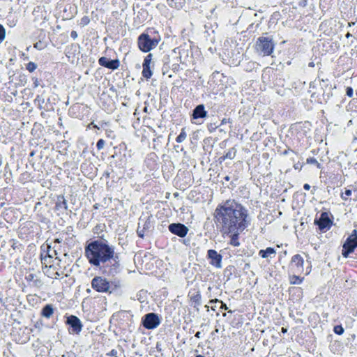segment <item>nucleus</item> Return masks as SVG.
Wrapping results in <instances>:
<instances>
[{
	"label": "nucleus",
	"instance_id": "42",
	"mask_svg": "<svg viewBox=\"0 0 357 357\" xmlns=\"http://www.w3.org/2000/svg\"><path fill=\"white\" fill-rule=\"evenodd\" d=\"M345 196L349 197L351 195L352 191L350 189H345L344 192H342Z\"/></svg>",
	"mask_w": 357,
	"mask_h": 357
},
{
	"label": "nucleus",
	"instance_id": "30",
	"mask_svg": "<svg viewBox=\"0 0 357 357\" xmlns=\"http://www.w3.org/2000/svg\"><path fill=\"white\" fill-rule=\"evenodd\" d=\"M6 38V29L3 26L0 24V44Z\"/></svg>",
	"mask_w": 357,
	"mask_h": 357
},
{
	"label": "nucleus",
	"instance_id": "27",
	"mask_svg": "<svg viewBox=\"0 0 357 357\" xmlns=\"http://www.w3.org/2000/svg\"><path fill=\"white\" fill-rule=\"evenodd\" d=\"M109 282L111 284V290L112 291L114 289V288H112V287H114L115 289L119 288L121 287V282L119 280L114 279V280H112Z\"/></svg>",
	"mask_w": 357,
	"mask_h": 357
},
{
	"label": "nucleus",
	"instance_id": "33",
	"mask_svg": "<svg viewBox=\"0 0 357 357\" xmlns=\"http://www.w3.org/2000/svg\"><path fill=\"white\" fill-rule=\"evenodd\" d=\"M105 142L104 139H100L98 142H97V144H96V147L98 150H101L104 148V146H105Z\"/></svg>",
	"mask_w": 357,
	"mask_h": 357
},
{
	"label": "nucleus",
	"instance_id": "7",
	"mask_svg": "<svg viewBox=\"0 0 357 357\" xmlns=\"http://www.w3.org/2000/svg\"><path fill=\"white\" fill-rule=\"evenodd\" d=\"M91 287L98 292H112L110 282L101 276H96L92 279Z\"/></svg>",
	"mask_w": 357,
	"mask_h": 357
},
{
	"label": "nucleus",
	"instance_id": "13",
	"mask_svg": "<svg viewBox=\"0 0 357 357\" xmlns=\"http://www.w3.org/2000/svg\"><path fill=\"white\" fill-rule=\"evenodd\" d=\"M152 54H149L146 55L144 59L143 63H142V75L143 77L148 79H150L153 75L152 70H151V62L152 60Z\"/></svg>",
	"mask_w": 357,
	"mask_h": 357
},
{
	"label": "nucleus",
	"instance_id": "52",
	"mask_svg": "<svg viewBox=\"0 0 357 357\" xmlns=\"http://www.w3.org/2000/svg\"><path fill=\"white\" fill-rule=\"evenodd\" d=\"M341 198L343 200H347V196H345L343 193H341Z\"/></svg>",
	"mask_w": 357,
	"mask_h": 357
},
{
	"label": "nucleus",
	"instance_id": "9",
	"mask_svg": "<svg viewBox=\"0 0 357 357\" xmlns=\"http://www.w3.org/2000/svg\"><path fill=\"white\" fill-rule=\"evenodd\" d=\"M314 224L317 225L321 231L326 232L331 229L333 225V220L331 219L328 213L322 212L319 218L314 220Z\"/></svg>",
	"mask_w": 357,
	"mask_h": 357
},
{
	"label": "nucleus",
	"instance_id": "54",
	"mask_svg": "<svg viewBox=\"0 0 357 357\" xmlns=\"http://www.w3.org/2000/svg\"><path fill=\"white\" fill-rule=\"evenodd\" d=\"M50 262H51L50 261H47V259H43V261H42V263H43V264H47V263L50 264Z\"/></svg>",
	"mask_w": 357,
	"mask_h": 357
},
{
	"label": "nucleus",
	"instance_id": "11",
	"mask_svg": "<svg viewBox=\"0 0 357 357\" xmlns=\"http://www.w3.org/2000/svg\"><path fill=\"white\" fill-rule=\"evenodd\" d=\"M207 257L210 259V264L218 268H222V256L215 250L210 249L207 251Z\"/></svg>",
	"mask_w": 357,
	"mask_h": 357
},
{
	"label": "nucleus",
	"instance_id": "17",
	"mask_svg": "<svg viewBox=\"0 0 357 357\" xmlns=\"http://www.w3.org/2000/svg\"><path fill=\"white\" fill-rule=\"evenodd\" d=\"M329 81L328 79H321L320 81V86L321 89L324 90L323 92V97L324 100H328L332 96V90L333 89H335V86L333 87L331 85L329 84Z\"/></svg>",
	"mask_w": 357,
	"mask_h": 357
},
{
	"label": "nucleus",
	"instance_id": "38",
	"mask_svg": "<svg viewBox=\"0 0 357 357\" xmlns=\"http://www.w3.org/2000/svg\"><path fill=\"white\" fill-rule=\"evenodd\" d=\"M167 3L169 6L173 8H179L181 7V5H178L175 0L173 2H171L170 0H167Z\"/></svg>",
	"mask_w": 357,
	"mask_h": 357
},
{
	"label": "nucleus",
	"instance_id": "21",
	"mask_svg": "<svg viewBox=\"0 0 357 357\" xmlns=\"http://www.w3.org/2000/svg\"><path fill=\"white\" fill-rule=\"evenodd\" d=\"M190 301L193 307L199 310V307L202 305V296L199 291H197L190 296Z\"/></svg>",
	"mask_w": 357,
	"mask_h": 357
},
{
	"label": "nucleus",
	"instance_id": "23",
	"mask_svg": "<svg viewBox=\"0 0 357 357\" xmlns=\"http://www.w3.org/2000/svg\"><path fill=\"white\" fill-rule=\"evenodd\" d=\"M236 149L234 147L231 148L229 149L227 153L222 157L220 158V159L225 160V159H234L236 157Z\"/></svg>",
	"mask_w": 357,
	"mask_h": 357
},
{
	"label": "nucleus",
	"instance_id": "51",
	"mask_svg": "<svg viewBox=\"0 0 357 357\" xmlns=\"http://www.w3.org/2000/svg\"><path fill=\"white\" fill-rule=\"evenodd\" d=\"M281 332H282V333H286L287 332V328L282 327V328H281Z\"/></svg>",
	"mask_w": 357,
	"mask_h": 357
},
{
	"label": "nucleus",
	"instance_id": "46",
	"mask_svg": "<svg viewBox=\"0 0 357 357\" xmlns=\"http://www.w3.org/2000/svg\"><path fill=\"white\" fill-rule=\"evenodd\" d=\"M178 67H179V65H178V64H177V63L173 64V65H172V70H173L174 72H176V70H178Z\"/></svg>",
	"mask_w": 357,
	"mask_h": 357
},
{
	"label": "nucleus",
	"instance_id": "47",
	"mask_svg": "<svg viewBox=\"0 0 357 357\" xmlns=\"http://www.w3.org/2000/svg\"><path fill=\"white\" fill-rule=\"evenodd\" d=\"M34 47L36 48V49H38V50H41L43 49V47H42V45H41V43H36L35 45H34Z\"/></svg>",
	"mask_w": 357,
	"mask_h": 357
},
{
	"label": "nucleus",
	"instance_id": "43",
	"mask_svg": "<svg viewBox=\"0 0 357 357\" xmlns=\"http://www.w3.org/2000/svg\"><path fill=\"white\" fill-rule=\"evenodd\" d=\"M81 22L82 24L86 25L89 22V20L87 17H84L82 19Z\"/></svg>",
	"mask_w": 357,
	"mask_h": 357
},
{
	"label": "nucleus",
	"instance_id": "29",
	"mask_svg": "<svg viewBox=\"0 0 357 357\" xmlns=\"http://www.w3.org/2000/svg\"><path fill=\"white\" fill-rule=\"evenodd\" d=\"M333 331L335 334L342 335L344 333V328L341 325H337L334 326Z\"/></svg>",
	"mask_w": 357,
	"mask_h": 357
},
{
	"label": "nucleus",
	"instance_id": "60",
	"mask_svg": "<svg viewBox=\"0 0 357 357\" xmlns=\"http://www.w3.org/2000/svg\"><path fill=\"white\" fill-rule=\"evenodd\" d=\"M354 24H355V22H349V26H353V25H354Z\"/></svg>",
	"mask_w": 357,
	"mask_h": 357
},
{
	"label": "nucleus",
	"instance_id": "36",
	"mask_svg": "<svg viewBox=\"0 0 357 357\" xmlns=\"http://www.w3.org/2000/svg\"><path fill=\"white\" fill-rule=\"evenodd\" d=\"M293 278L294 280L291 281V282L294 284H300L303 281V278H301L298 276L294 275Z\"/></svg>",
	"mask_w": 357,
	"mask_h": 357
},
{
	"label": "nucleus",
	"instance_id": "25",
	"mask_svg": "<svg viewBox=\"0 0 357 357\" xmlns=\"http://www.w3.org/2000/svg\"><path fill=\"white\" fill-rule=\"evenodd\" d=\"M306 162L307 164L316 165L317 167V168H319V169L321 168V164L319 162H318L317 159L313 157H310V158H307Z\"/></svg>",
	"mask_w": 357,
	"mask_h": 357
},
{
	"label": "nucleus",
	"instance_id": "64",
	"mask_svg": "<svg viewBox=\"0 0 357 357\" xmlns=\"http://www.w3.org/2000/svg\"><path fill=\"white\" fill-rule=\"evenodd\" d=\"M93 127H94L95 128H98V129H99V128H98L96 125H94V126H93Z\"/></svg>",
	"mask_w": 357,
	"mask_h": 357
},
{
	"label": "nucleus",
	"instance_id": "2",
	"mask_svg": "<svg viewBox=\"0 0 357 357\" xmlns=\"http://www.w3.org/2000/svg\"><path fill=\"white\" fill-rule=\"evenodd\" d=\"M84 252L89 264L98 268L103 275L114 277L120 272L119 257L115 247L102 237L88 242Z\"/></svg>",
	"mask_w": 357,
	"mask_h": 357
},
{
	"label": "nucleus",
	"instance_id": "26",
	"mask_svg": "<svg viewBox=\"0 0 357 357\" xmlns=\"http://www.w3.org/2000/svg\"><path fill=\"white\" fill-rule=\"evenodd\" d=\"M36 68L37 64L34 62L30 61L26 65V69L30 73H33Z\"/></svg>",
	"mask_w": 357,
	"mask_h": 357
},
{
	"label": "nucleus",
	"instance_id": "57",
	"mask_svg": "<svg viewBox=\"0 0 357 357\" xmlns=\"http://www.w3.org/2000/svg\"><path fill=\"white\" fill-rule=\"evenodd\" d=\"M351 36V34L350 33H349V32L346 34V37L347 38H350Z\"/></svg>",
	"mask_w": 357,
	"mask_h": 357
},
{
	"label": "nucleus",
	"instance_id": "55",
	"mask_svg": "<svg viewBox=\"0 0 357 357\" xmlns=\"http://www.w3.org/2000/svg\"><path fill=\"white\" fill-rule=\"evenodd\" d=\"M93 208H94L95 209H98V208H99V204H94V205H93Z\"/></svg>",
	"mask_w": 357,
	"mask_h": 357
},
{
	"label": "nucleus",
	"instance_id": "56",
	"mask_svg": "<svg viewBox=\"0 0 357 357\" xmlns=\"http://www.w3.org/2000/svg\"><path fill=\"white\" fill-rule=\"evenodd\" d=\"M2 164H3L2 157H1V155L0 154V167L2 165Z\"/></svg>",
	"mask_w": 357,
	"mask_h": 357
},
{
	"label": "nucleus",
	"instance_id": "48",
	"mask_svg": "<svg viewBox=\"0 0 357 357\" xmlns=\"http://www.w3.org/2000/svg\"><path fill=\"white\" fill-rule=\"evenodd\" d=\"M310 185L308 184V183H305L303 185V188L305 190H309L310 189Z\"/></svg>",
	"mask_w": 357,
	"mask_h": 357
},
{
	"label": "nucleus",
	"instance_id": "39",
	"mask_svg": "<svg viewBox=\"0 0 357 357\" xmlns=\"http://www.w3.org/2000/svg\"><path fill=\"white\" fill-rule=\"evenodd\" d=\"M137 234L139 237L144 238V228L141 229L139 228V227H138L137 230Z\"/></svg>",
	"mask_w": 357,
	"mask_h": 357
},
{
	"label": "nucleus",
	"instance_id": "31",
	"mask_svg": "<svg viewBox=\"0 0 357 357\" xmlns=\"http://www.w3.org/2000/svg\"><path fill=\"white\" fill-rule=\"evenodd\" d=\"M218 125H217L216 123H210L207 125V128L209 132L212 133L213 132L218 128Z\"/></svg>",
	"mask_w": 357,
	"mask_h": 357
},
{
	"label": "nucleus",
	"instance_id": "53",
	"mask_svg": "<svg viewBox=\"0 0 357 357\" xmlns=\"http://www.w3.org/2000/svg\"><path fill=\"white\" fill-rule=\"evenodd\" d=\"M308 66H309V67H312H312H314V63L313 61L310 62V63H308Z\"/></svg>",
	"mask_w": 357,
	"mask_h": 357
},
{
	"label": "nucleus",
	"instance_id": "24",
	"mask_svg": "<svg viewBox=\"0 0 357 357\" xmlns=\"http://www.w3.org/2000/svg\"><path fill=\"white\" fill-rule=\"evenodd\" d=\"M186 137H187V134L185 132V128H183L181 129V133L176 138V141L178 143H181L185 140Z\"/></svg>",
	"mask_w": 357,
	"mask_h": 357
},
{
	"label": "nucleus",
	"instance_id": "20",
	"mask_svg": "<svg viewBox=\"0 0 357 357\" xmlns=\"http://www.w3.org/2000/svg\"><path fill=\"white\" fill-rule=\"evenodd\" d=\"M68 208L67 201L66 200L63 195H59L57 197V200L55 204V210L56 211H67Z\"/></svg>",
	"mask_w": 357,
	"mask_h": 357
},
{
	"label": "nucleus",
	"instance_id": "28",
	"mask_svg": "<svg viewBox=\"0 0 357 357\" xmlns=\"http://www.w3.org/2000/svg\"><path fill=\"white\" fill-rule=\"evenodd\" d=\"M217 302H219L221 304L220 307V310H228V307L227 306L226 303H225L222 301H219L218 299L215 298V299H212L209 301L210 303H217Z\"/></svg>",
	"mask_w": 357,
	"mask_h": 357
},
{
	"label": "nucleus",
	"instance_id": "4",
	"mask_svg": "<svg viewBox=\"0 0 357 357\" xmlns=\"http://www.w3.org/2000/svg\"><path fill=\"white\" fill-rule=\"evenodd\" d=\"M265 35L257 38L255 46L256 52L263 56L271 55L275 47L273 36H268V33Z\"/></svg>",
	"mask_w": 357,
	"mask_h": 357
},
{
	"label": "nucleus",
	"instance_id": "16",
	"mask_svg": "<svg viewBox=\"0 0 357 357\" xmlns=\"http://www.w3.org/2000/svg\"><path fill=\"white\" fill-rule=\"evenodd\" d=\"M207 111L203 104L197 105L192 111L191 119L197 120L199 119H204L207 116Z\"/></svg>",
	"mask_w": 357,
	"mask_h": 357
},
{
	"label": "nucleus",
	"instance_id": "62",
	"mask_svg": "<svg viewBox=\"0 0 357 357\" xmlns=\"http://www.w3.org/2000/svg\"><path fill=\"white\" fill-rule=\"evenodd\" d=\"M225 179L226 181H229V177L228 176H225Z\"/></svg>",
	"mask_w": 357,
	"mask_h": 357
},
{
	"label": "nucleus",
	"instance_id": "19",
	"mask_svg": "<svg viewBox=\"0 0 357 357\" xmlns=\"http://www.w3.org/2000/svg\"><path fill=\"white\" fill-rule=\"evenodd\" d=\"M55 310L56 308L53 306L52 304H46L42 308L40 314L45 318L50 319L54 314Z\"/></svg>",
	"mask_w": 357,
	"mask_h": 357
},
{
	"label": "nucleus",
	"instance_id": "41",
	"mask_svg": "<svg viewBox=\"0 0 357 357\" xmlns=\"http://www.w3.org/2000/svg\"><path fill=\"white\" fill-rule=\"evenodd\" d=\"M107 355L115 357L117 356V351L116 349H112L109 353L107 354Z\"/></svg>",
	"mask_w": 357,
	"mask_h": 357
},
{
	"label": "nucleus",
	"instance_id": "18",
	"mask_svg": "<svg viewBox=\"0 0 357 357\" xmlns=\"http://www.w3.org/2000/svg\"><path fill=\"white\" fill-rule=\"evenodd\" d=\"M80 46L77 43H73L70 45L66 47V54L68 57H75V56L79 53Z\"/></svg>",
	"mask_w": 357,
	"mask_h": 357
},
{
	"label": "nucleus",
	"instance_id": "22",
	"mask_svg": "<svg viewBox=\"0 0 357 357\" xmlns=\"http://www.w3.org/2000/svg\"><path fill=\"white\" fill-rule=\"evenodd\" d=\"M275 254L276 251L272 247H268L265 250H260L259 251V255L264 259H267L268 257L272 258V255L275 256Z\"/></svg>",
	"mask_w": 357,
	"mask_h": 357
},
{
	"label": "nucleus",
	"instance_id": "50",
	"mask_svg": "<svg viewBox=\"0 0 357 357\" xmlns=\"http://www.w3.org/2000/svg\"><path fill=\"white\" fill-rule=\"evenodd\" d=\"M197 339H200L202 337V333L200 331H197L196 333H195V335Z\"/></svg>",
	"mask_w": 357,
	"mask_h": 357
},
{
	"label": "nucleus",
	"instance_id": "14",
	"mask_svg": "<svg viewBox=\"0 0 357 357\" xmlns=\"http://www.w3.org/2000/svg\"><path fill=\"white\" fill-rule=\"evenodd\" d=\"M304 259L301 255L296 254L294 255L291 260V268L296 273H302L303 271Z\"/></svg>",
	"mask_w": 357,
	"mask_h": 357
},
{
	"label": "nucleus",
	"instance_id": "44",
	"mask_svg": "<svg viewBox=\"0 0 357 357\" xmlns=\"http://www.w3.org/2000/svg\"><path fill=\"white\" fill-rule=\"evenodd\" d=\"M77 33L75 31H72L71 33H70V36L72 38H73L74 40L76 39L77 38Z\"/></svg>",
	"mask_w": 357,
	"mask_h": 357
},
{
	"label": "nucleus",
	"instance_id": "12",
	"mask_svg": "<svg viewBox=\"0 0 357 357\" xmlns=\"http://www.w3.org/2000/svg\"><path fill=\"white\" fill-rule=\"evenodd\" d=\"M98 64L109 70H114L119 68L120 61L119 59H109L105 56H101L98 59Z\"/></svg>",
	"mask_w": 357,
	"mask_h": 357
},
{
	"label": "nucleus",
	"instance_id": "40",
	"mask_svg": "<svg viewBox=\"0 0 357 357\" xmlns=\"http://www.w3.org/2000/svg\"><path fill=\"white\" fill-rule=\"evenodd\" d=\"M169 68H170L169 65L163 66L162 68V74L163 75L167 74L169 73Z\"/></svg>",
	"mask_w": 357,
	"mask_h": 357
},
{
	"label": "nucleus",
	"instance_id": "15",
	"mask_svg": "<svg viewBox=\"0 0 357 357\" xmlns=\"http://www.w3.org/2000/svg\"><path fill=\"white\" fill-rule=\"evenodd\" d=\"M57 252L56 250H52L51 245L49 244H43L40 246V259L43 261V259H51L54 256L56 255Z\"/></svg>",
	"mask_w": 357,
	"mask_h": 357
},
{
	"label": "nucleus",
	"instance_id": "8",
	"mask_svg": "<svg viewBox=\"0 0 357 357\" xmlns=\"http://www.w3.org/2000/svg\"><path fill=\"white\" fill-rule=\"evenodd\" d=\"M65 324L69 326L68 332L70 334H79L83 328L81 320L75 315L66 316Z\"/></svg>",
	"mask_w": 357,
	"mask_h": 357
},
{
	"label": "nucleus",
	"instance_id": "37",
	"mask_svg": "<svg viewBox=\"0 0 357 357\" xmlns=\"http://www.w3.org/2000/svg\"><path fill=\"white\" fill-rule=\"evenodd\" d=\"M346 94L349 98H351L354 95V89L351 86H347L346 89Z\"/></svg>",
	"mask_w": 357,
	"mask_h": 357
},
{
	"label": "nucleus",
	"instance_id": "32",
	"mask_svg": "<svg viewBox=\"0 0 357 357\" xmlns=\"http://www.w3.org/2000/svg\"><path fill=\"white\" fill-rule=\"evenodd\" d=\"M36 275L33 273H30L27 276H26V280L28 281V282H30V281H34V282L36 284H37L38 282H40V280H34V278H35Z\"/></svg>",
	"mask_w": 357,
	"mask_h": 357
},
{
	"label": "nucleus",
	"instance_id": "58",
	"mask_svg": "<svg viewBox=\"0 0 357 357\" xmlns=\"http://www.w3.org/2000/svg\"><path fill=\"white\" fill-rule=\"evenodd\" d=\"M55 242H56V243H61V241L59 238H56V239H55Z\"/></svg>",
	"mask_w": 357,
	"mask_h": 357
},
{
	"label": "nucleus",
	"instance_id": "3",
	"mask_svg": "<svg viewBox=\"0 0 357 357\" xmlns=\"http://www.w3.org/2000/svg\"><path fill=\"white\" fill-rule=\"evenodd\" d=\"M160 40V35L157 30L148 28L138 36L137 44L141 51L149 52L158 45Z\"/></svg>",
	"mask_w": 357,
	"mask_h": 357
},
{
	"label": "nucleus",
	"instance_id": "5",
	"mask_svg": "<svg viewBox=\"0 0 357 357\" xmlns=\"http://www.w3.org/2000/svg\"><path fill=\"white\" fill-rule=\"evenodd\" d=\"M161 323L160 316L155 312L145 314L141 319V325L147 330H153Z\"/></svg>",
	"mask_w": 357,
	"mask_h": 357
},
{
	"label": "nucleus",
	"instance_id": "34",
	"mask_svg": "<svg viewBox=\"0 0 357 357\" xmlns=\"http://www.w3.org/2000/svg\"><path fill=\"white\" fill-rule=\"evenodd\" d=\"M35 103L38 102L39 107L41 108V105L44 103V98H43L40 96L38 95L34 100Z\"/></svg>",
	"mask_w": 357,
	"mask_h": 357
},
{
	"label": "nucleus",
	"instance_id": "63",
	"mask_svg": "<svg viewBox=\"0 0 357 357\" xmlns=\"http://www.w3.org/2000/svg\"><path fill=\"white\" fill-rule=\"evenodd\" d=\"M33 155H34V153H33V152H31V153H30V155H31V156H33Z\"/></svg>",
	"mask_w": 357,
	"mask_h": 357
},
{
	"label": "nucleus",
	"instance_id": "45",
	"mask_svg": "<svg viewBox=\"0 0 357 357\" xmlns=\"http://www.w3.org/2000/svg\"><path fill=\"white\" fill-rule=\"evenodd\" d=\"M227 123H231V121H230V119H225L224 118L222 121H221V123L220 125H224V124H226Z\"/></svg>",
	"mask_w": 357,
	"mask_h": 357
},
{
	"label": "nucleus",
	"instance_id": "10",
	"mask_svg": "<svg viewBox=\"0 0 357 357\" xmlns=\"http://www.w3.org/2000/svg\"><path fill=\"white\" fill-rule=\"evenodd\" d=\"M168 229L172 234L180 238H184L189 231L188 227L180 222L169 224L168 225Z\"/></svg>",
	"mask_w": 357,
	"mask_h": 357
},
{
	"label": "nucleus",
	"instance_id": "59",
	"mask_svg": "<svg viewBox=\"0 0 357 357\" xmlns=\"http://www.w3.org/2000/svg\"><path fill=\"white\" fill-rule=\"evenodd\" d=\"M40 8V6H37L36 8H34L33 12H36L37 10H39Z\"/></svg>",
	"mask_w": 357,
	"mask_h": 357
},
{
	"label": "nucleus",
	"instance_id": "49",
	"mask_svg": "<svg viewBox=\"0 0 357 357\" xmlns=\"http://www.w3.org/2000/svg\"><path fill=\"white\" fill-rule=\"evenodd\" d=\"M39 81L37 78L35 79L34 82H33V85H34V87H38L39 86Z\"/></svg>",
	"mask_w": 357,
	"mask_h": 357
},
{
	"label": "nucleus",
	"instance_id": "1",
	"mask_svg": "<svg viewBox=\"0 0 357 357\" xmlns=\"http://www.w3.org/2000/svg\"><path fill=\"white\" fill-rule=\"evenodd\" d=\"M217 227L224 235L230 236L229 244L240 245L239 235L251 224L248 210L234 199H229L219 204L214 212Z\"/></svg>",
	"mask_w": 357,
	"mask_h": 357
},
{
	"label": "nucleus",
	"instance_id": "35",
	"mask_svg": "<svg viewBox=\"0 0 357 357\" xmlns=\"http://www.w3.org/2000/svg\"><path fill=\"white\" fill-rule=\"evenodd\" d=\"M162 62L163 63V66L169 65V63H170L169 56L167 55V54L164 55L162 59Z\"/></svg>",
	"mask_w": 357,
	"mask_h": 357
},
{
	"label": "nucleus",
	"instance_id": "61",
	"mask_svg": "<svg viewBox=\"0 0 357 357\" xmlns=\"http://www.w3.org/2000/svg\"><path fill=\"white\" fill-rule=\"evenodd\" d=\"M12 247L13 248V249L17 248V245H15V243H13V244L12 245Z\"/></svg>",
	"mask_w": 357,
	"mask_h": 357
},
{
	"label": "nucleus",
	"instance_id": "6",
	"mask_svg": "<svg viewBox=\"0 0 357 357\" xmlns=\"http://www.w3.org/2000/svg\"><path fill=\"white\" fill-rule=\"evenodd\" d=\"M357 248V230L354 229L342 245V255L347 258Z\"/></svg>",
	"mask_w": 357,
	"mask_h": 357
}]
</instances>
